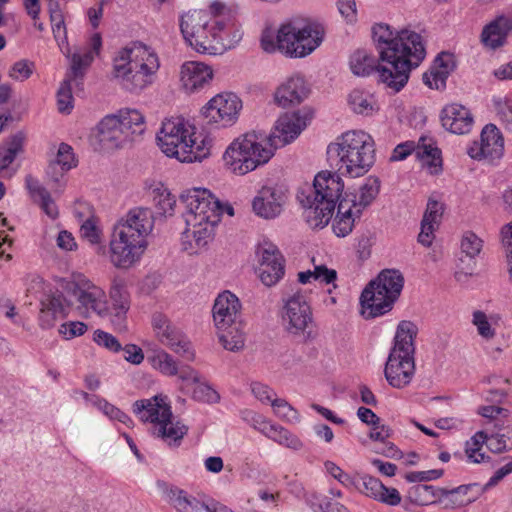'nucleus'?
I'll return each mask as SVG.
<instances>
[{"mask_svg":"<svg viewBox=\"0 0 512 512\" xmlns=\"http://www.w3.org/2000/svg\"><path fill=\"white\" fill-rule=\"evenodd\" d=\"M250 426L281 446L295 451L303 448V442L299 437L259 413Z\"/></svg>","mask_w":512,"mask_h":512,"instance_id":"27","label":"nucleus"},{"mask_svg":"<svg viewBox=\"0 0 512 512\" xmlns=\"http://www.w3.org/2000/svg\"><path fill=\"white\" fill-rule=\"evenodd\" d=\"M360 480L362 487L356 484L355 488L367 497L389 506H397L400 504L402 498L396 488L386 487L379 479L370 475H362Z\"/></svg>","mask_w":512,"mask_h":512,"instance_id":"35","label":"nucleus"},{"mask_svg":"<svg viewBox=\"0 0 512 512\" xmlns=\"http://www.w3.org/2000/svg\"><path fill=\"white\" fill-rule=\"evenodd\" d=\"M404 286L402 273L385 269L364 288L361 297V314L364 318H376L392 310Z\"/></svg>","mask_w":512,"mask_h":512,"instance_id":"14","label":"nucleus"},{"mask_svg":"<svg viewBox=\"0 0 512 512\" xmlns=\"http://www.w3.org/2000/svg\"><path fill=\"white\" fill-rule=\"evenodd\" d=\"M52 31L55 39L58 42H66L67 32L64 22V16L62 13H58L56 10L52 11V17H50Z\"/></svg>","mask_w":512,"mask_h":512,"instance_id":"64","label":"nucleus"},{"mask_svg":"<svg viewBox=\"0 0 512 512\" xmlns=\"http://www.w3.org/2000/svg\"><path fill=\"white\" fill-rule=\"evenodd\" d=\"M380 192V181L375 176H369L365 178L363 183L355 189L353 192L345 193L342 198L344 201H348L349 205L357 210L360 214H363L377 198Z\"/></svg>","mask_w":512,"mask_h":512,"instance_id":"36","label":"nucleus"},{"mask_svg":"<svg viewBox=\"0 0 512 512\" xmlns=\"http://www.w3.org/2000/svg\"><path fill=\"white\" fill-rule=\"evenodd\" d=\"M310 119V114L304 110L282 114L275 122L271 132L267 133L271 143L276 145V151L298 138L307 127Z\"/></svg>","mask_w":512,"mask_h":512,"instance_id":"21","label":"nucleus"},{"mask_svg":"<svg viewBox=\"0 0 512 512\" xmlns=\"http://www.w3.org/2000/svg\"><path fill=\"white\" fill-rule=\"evenodd\" d=\"M212 316L224 349L232 352L241 350L245 345V333L239 298L228 290L219 293L214 301Z\"/></svg>","mask_w":512,"mask_h":512,"instance_id":"13","label":"nucleus"},{"mask_svg":"<svg viewBox=\"0 0 512 512\" xmlns=\"http://www.w3.org/2000/svg\"><path fill=\"white\" fill-rule=\"evenodd\" d=\"M251 392L260 402L271 406L272 402L278 398L271 387L261 382L251 383Z\"/></svg>","mask_w":512,"mask_h":512,"instance_id":"63","label":"nucleus"},{"mask_svg":"<svg viewBox=\"0 0 512 512\" xmlns=\"http://www.w3.org/2000/svg\"><path fill=\"white\" fill-rule=\"evenodd\" d=\"M440 120L445 130L457 135L469 133L474 125L470 111L458 103L446 105L440 113Z\"/></svg>","mask_w":512,"mask_h":512,"instance_id":"30","label":"nucleus"},{"mask_svg":"<svg viewBox=\"0 0 512 512\" xmlns=\"http://www.w3.org/2000/svg\"><path fill=\"white\" fill-rule=\"evenodd\" d=\"M163 494L177 512H209L210 500L196 497L179 487L162 484Z\"/></svg>","mask_w":512,"mask_h":512,"instance_id":"29","label":"nucleus"},{"mask_svg":"<svg viewBox=\"0 0 512 512\" xmlns=\"http://www.w3.org/2000/svg\"><path fill=\"white\" fill-rule=\"evenodd\" d=\"M309 87L300 74L287 77L276 89L274 100L277 105L287 108L298 105L309 95Z\"/></svg>","mask_w":512,"mask_h":512,"instance_id":"28","label":"nucleus"},{"mask_svg":"<svg viewBox=\"0 0 512 512\" xmlns=\"http://www.w3.org/2000/svg\"><path fill=\"white\" fill-rule=\"evenodd\" d=\"M258 256V274L261 282L271 287L276 285L284 276V259L275 244L263 240L257 248Z\"/></svg>","mask_w":512,"mask_h":512,"instance_id":"22","label":"nucleus"},{"mask_svg":"<svg viewBox=\"0 0 512 512\" xmlns=\"http://www.w3.org/2000/svg\"><path fill=\"white\" fill-rule=\"evenodd\" d=\"M509 387L508 375L489 374L482 380V395L491 404H482V444L494 453L512 447V426L508 424V411L501 407Z\"/></svg>","mask_w":512,"mask_h":512,"instance_id":"7","label":"nucleus"},{"mask_svg":"<svg viewBox=\"0 0 512 512\" xmlns=\"http://www.w3.org/2000/svg\"><path fill=\"white\" fill-rule=\"evenodd\" d=\"M477 484L461 485L454 489L439 488L438 504L445 509H457L473 502L477 495L472 490Z\"/></svg>","mask_w":512,"mask_h":512,"instance_id":"40","label":"nucleus"},{"mask_svg":"<svg viewBox=\"0 0 512 512\" xmlns=\"http://www.w3.org/2000/svg\"><path fill=\"white\" fill-rule=\"evenodd\" d=\"M287 199L285 188L278 185L263 186L252 200V210L260 218L275 219L281 215Z\"/></svg>","mask_w":512,"mask_h":512,"instance_id":"24","label":"nucleus"},{"mask_svg":"<svg viewBox=\"0 0 512 512\" xmlns=\"http://www.w3.org/2000/svg\"><path fill=\"white\" fill-rule=\"evenodd\" d=\"M26 136L19 131L8 137L0 146V172L7 170L17 155L23 152Z\"/></svg>","mask_w":512,"mask_h":512,"instance_id":"46","label":"nucleus"},{"mask_svg":"<svg viewBox=\"0 0 512 512\" xmlns=\"http://www.w3.org/2000/svg\"><path fill=\"white\" fill-rule=\"evenodd\" d=\"M192 397L196 401L207 404H215L220 400L219 393L203 378L196 384Z\"/></svg>","mask_w":512,"mask_h":512,"instance_id":"55","label":"nucleus"},{"mask_svg":"<svg viewBox=\"0 0 512 512\" xmlns=\"http://www.w3.org/2000/svg\"><path fill=\"white\" fill-rule=\"evenodd\" d=\"M107 296L106 318L115 329L123 331L127 327V315L131 306V297L125 282L122 279H113Z\"/></svg>","mask_w":512,"mask_h":512,"instance_id":"25","label":"nucleus"},{"mask_svg":"<svg viewBox=\"0 0 512 512\" xmlns=\"http://www.w3.org/2000/svg\"><path fill=\"white\" fill-rule=\"evenodd\" d=\"M444 213V204L437 200L434 196L429 197L426 210L424 212V220L430 221L436 225H440Z\"/></svg>","mask_w":512,"mask_h":512,"instance_id":"60","label":"nucleus"},{"mask_svg":"<svg viewBox=\"0 0 512 512\" xmlns=\"http://www.w3.org/2000/svg\"><path fill=\"white\" fill-rule=\"evenodd\" d=\"M327 160L340 175L359 178L367 174L376 161L373 137L364 130H348L328 144Z\"/></svg>","mask_w":512,"mask_h":512,"instance_id":"9","label":"nucleus"},{"mask_svg":"<svg viewBox=\"0 0 512 512\" xmlns=\"http://www.w3.org/2000/svg\"><path fill=\"white\" fill-rule=\"evenodd\" d=\"M88 330V325L82 321H66L58 327V334L64 340H72L84 335Z\"/></svg>","mask_w":512,"mask_h":512,"instance_id":"58","label":"nucleus"},{"mask_svg":"<svg viewBox=\"0 0 512 512\" xmlns=\"http://www.w3.org/2000/svg\"><path fill=\"white\" fill-rule=\"evenodd\" d=\"M180 200L185 206L186 224L181 235V246L190 255L198 254L213 239L224 207L208 189L201 187L184 190Z\"/></svg>","mask_w":512,"mask_h":512,"instance_id":"4","label":"nucleus"},{"mask_svg":"<svg viewBox=\"0 0 512 512\" xmlns=\"http://www.w3.org/2000/svg\"><path fill=\"white\" fill-rule=\"evenodd\" d=\"M504 138L493 124L482 128V164L495 166L504 156Z\"/></svg>","mask_w":512,"mask_h":512,"instance_id":"33","label":"nucleus"},{"mask_svg":"<svg viewBox=\"0 0 512 512\" xmlns=\"http://www.w3.org/2000/svg\"><path fill=\"white\" fill-rule=\"evenodd\" d=\"M93 340L97 345L111 352H119L122 349L120 342L115 336L100 329L94 332Z\"/></svg>","mask_w":512,"mask_h":512,"instance_id":"61","label":"nucleus"},{"mask_svg":"<svg viewBox=\"0 0 512 512\" xmlns=\"http://www.w3.org/2000/svg\"><path fill=\"white\" fill-rule=\"evenodd\" d=\"M242 110V99L236 93L223 91L207 101L201 114L210 126L227 129L238 122Z\"/></svg>","mask_w":512,"mask_h":512,"instance_id":"18","label":"nucleus"},{"mask_svg":"<svg viewBox=\"0 0 512 512\" xmlns=\"http://www.w3.org/2000/svg\"><path fill=\"white\" fill-rule=\"evenodd\" d=\"M147 360L158 372L165 376H176L178 374V362L161 347H155L148 351Z\"/></svg>","mask_w":512,"mask_h":512,"instance_id":"47","label":"nucleus"},{"mask_svg":"<svg viewBox=\"0 0 512 512\" xmlns=\"http://www.w3.org/2000/svg\"><path fill=\"white\" fill-rule=\"evenodd\" d=\"M115 116L121 123L122 129L127 134L130 142H133L145 131V117L137 109H121Z\"/></svg>","mask_w":512,"mask_h":512,"instance_id":"44","label":"nucleus"},{"mask_svg":"<svg viewBox=\"0 0 512 512\" xmlns=\"http://www.w3.org/2000/svg\"><path fill=\"white\" fill-rule=\"evenodd\" d=\"M275 154L276 145L271 143L265 131L250 130L227 145L221 160L229 173L245 176L267 165Z\"/></svg>","mask_w":512,"mask_h":512,"instance_id":"10","label":"nucleus"},{"mask_svg":"<svg viewBox=\"0 0 512 512\" xmlns=\"http://www.w3.org/2000/svg\"><path fill=\"white\" fill-rule=\"evenodd\" d=\"M511 31L512 15L499 16L482 30V42L492 49L501 47Z\"/></svg>","mask_w":512,"mask_h":512,"instance_id":"38","label":"nucleus"},{"mask_svg":"<svg viewBox=\"0 0 512 512\" xmlns=\"http://www.w3.org/2000/svg\"><path fill=\"white\" fill-rule=\"evenodd\" d=\"M311 262L313 266L312 269L299 272L297 275L298 281L301 284H308L315 281L320 284L332 285L335 289L337 287V271L328 268L327 265L317 257H312Z\"/></svg>","mask_w":512,"mask_h":512,"instance_id":"42","label":"nucleus"},{"mask_svg":"<svg viewBox=\"0 0 512 512\" xmlns=\"http://www.w3.org/2000/svg\"><path fill=\"white\" fill-rule=\"evenodd\" d=\"M80 234L83 239L92 245L100 244L102 239V229L98 220L91 216L88 217L80 227Z\"/></svg>","mask_w":512,"mask_h":512,"instance_id":"56","label":"nucleus"},{"mask_svg":"<svg viewBox=\"0 0 512 512\" xmlns=\"http://www.w3.org/2000/svg\"><path fill=\"white\" fill-rule=\"evenodd\" d=\"M274 414L283 421L290 424L298 423L300 415L285 399L277 398L272 402Z\"/></svg>","mask_w":512,"mask_h":512,"instance_id":"54","label":"nucleus"},{"mask_svg":"<svg viewBox=\"0 0 512 512\" xmlns=\"http://www.w3.org/2000/svg\"><path fill=\"white\" fill-rule=\"evenodd\" d=\"M160 69L161 60L156 49L134 41L114 54L111 78L123 90L140 94L157 82Z\"/></svg>","mask_w":512,"mask_h":512,"instance_id":"5","label":"nucleus"},{"mask_svg":"<svg viewBox=\"0 0 512 512\" xmlns=\"http://www.w3.org/2000/svg\"><path fill=\"white\" fill-rule=\"evenodd\" d=\"M480 255V237L473 231L463 232L460 241L455 279L462 286L469 287L472 280L477 279L478 257Z\"/></svg>","mask_w":512,"mask_h":512,"instance_id":"20","label":"nucleus"},{"mask_svg":"<svg viewBox=\"0 0 512 512\" xmlns=\"http://www.w3.org/2000/svg\"><path fill=\"white\" fill-rule=\"evenodd\" d=\"M132 411L141 422L151 425L154 436L169 444L178 443L187 433V427L174 418L170 399L165 394L135 401Z\"/></svg>","mask_w":512,"mask_h":512,"instance_id":"12","label":"nucleus"},{"mask_svg":"<svg viewBox=\"0 0 512 512\" xmlns=\"http://www.w3.org/2000/svg\"><path fill=\"white\" fill-rule=\"evenodd\" d=\"M97 138L105 149L122 148L131 143L124 133L121 123L115 114L105 116L97 126Z\"/></svg>","mask_w":512,"mask_h":512,"instance_id":"32","label":"nucleus"},{"mask_svg":"<svg viewBox=\"0 0 512 512\" xmlns=\"http://www.w3.org/2000/svg\"><path fill=\"white\" fill-rule=\"evenodd\" d=\"M156 140L167 157L188 164L207 159L213 147L209 133L198 129L193 122L181 116L164 119Z\"/></svg>","mask_w":512,"mask_h":512,"instance_id":"6","label":"nucleus"},{"mask_svg":"<svg viewBox=\"0 0 512 512\" xmlns=\"http://www.w3.org/2000/svg\"><path fill=\"white\" fill-rule=\"evenodd\" d=\"M25 184L31 198L40 205L43 212L51 219H56L58 208L49 192L32 176L26 177Z\"/></svg>","mask_w":512,"mask_h":512,"instance_id":"45","label":"nucleus"},{"mask_svg":"<svg viewBox=\"0 0 512 512\" xmlns=\"http://www.w3.org/2000/svg\"><path fill=\"white\" fill-rule=\"evenodd\" d=\"M56 161L64 171L75 167L76 159L72 147L66 143H61L58 148Z\"/></svg>","mask_w":512,"mask_h":512,"instance_id":"62","label":"nucleus"},{"mask_svg":"<svg viewBox=\"0 0 512 512\" xmlns=\"http://www.w3.org/2000/svg\"><path fill=\"white\" fill-rule=\"evenodd\" d=\"M303 202V217L308 226L312 229H321L331 220L335 207L329 204L318 203L317 200L307 196Z\"/></svg>","mask_w":512,"mask_h":512,"instance_id":"39","label":"nucleus"},{"mask_svg":"<svg viewBox=\"0 0 512 512\" xmlns=\"http://www.w3.org/2000/svg\"><path fill=\"white\" fill-rule=\"evenodd\" d=\"M494 111L500 116V118L512 124V93L505 96H497L492 100Z\"/></svg>","mask_w":512,"mask_h":512,"instance_id":"59","label":"nucleus"},{"mask_svg":"<svg viewBox=\"0 0 512 512\" xmlns=\"http://www.w3.org/2000/svg\"><path fill=\"white\" fill-rule=\"evenodd\" d=\"M349 109L361 116H372L379 110L376 96L369 90L354 88L347 95Z\"/></svg>","mask_w":512,"mask_h":512,"instance_id":"41","label":"nucleus"},{"mask_svg":"<svg viewBox=\"0 0 512 512\" xmlns=\"http://www.w3.org/2000/svg\"><path fill=\"white\" fill-rule=\"evenodd\" d=\"M324 471L326 474L333 477L337 480L341 485L346 488L356 487V480L350 474L345 472L340 466H338L335 462L327 460L324 462Z\"/></svg>","mask_w":512,"mask_h":512,"instance_id":"57","label":"nucleus"},{"mask_svg":"<svg viewBox=\"0 0 512 512\" xmlns=\"http://www.w3.org/2000/svg\"><path fill=\"white\" fill-rule=\"evenodd\" d=\"M154 216L149 208L133 207L113 225L108 244L110 264L119 270L138 265L149 246Z\"/></svg>","mask_w":512,"mask_h":512,"instance_id":"3","label":"nucleus"},{"mask_svg":"<svg viewBox=\"0 0 512 512\" xmlns=\"http://www.w3.org/2000/svg\"><path fill=\"white\" fill-rule=\"evenodd\" d=\"M454 68V56L442 52L435 58L430 69L423 74V82L430 89L442 90L446 87V81Z\"/></svg>","mask_w":512,"mask_h":512,"instance_id":"34","label":"nucleus"},{"mask_svg":"<svg viewBox=\"0 0 512 512\" xmlns=\"http://www.w3.org/2000/svg\"><path fill=\"white\" fill-rule=\"evenodd\" d=\"M324 26L307 19H292L282 23L277 31L262 32L260 45L267 53L279 52L297 59L312 54L324 41Z\"/></svg>","mask_w":512,"mask_h":512,"instance_id":"8","label":"nucleus"},{"mask_svg":"<svg viewBox=\"0 0 512 512\" xmlns=\"http://www.w3.org/2000/svg\"><path fill=\"white\" fill-rule=\"evenodd\" d=\"M281 320L288 334L305 341L314 337L313 312L304 292L297 291L287 297L282 308Z\"/></svg>","mask_w":512,"mask_h":512,"instance_id":"16","label":"nucleus"},{"mask_svg":"<svg viewBox=\"0 0 512 512\" xmlns=\"http://www.w3.org/2000/svg\"><path fill=\"white\" fill-rule=\"evenodd\" d=\"M362 214L349 205L348 201L341 199L338 203L336 216L332 222V230L337 237H346L360 220Z\"/></svg>","mask_w":512,"mask_h":512,"instance_id":"43","label":"nucleus"},{"mask_svg":"<svg viewBox=\"0 0 512 512\" xmlns=\"http://www.w3.org/2000/svg\"><path fill=\"white\" fill-rule=\"evenodd\" d=\"M439 487L426 484H418L408 491V498L412 503L420 506L438 504Z\"/></svg>","mask_w":512,"mask_h":512,"instance_id":"51","label":"nucleus"},{"mask_svg":"<svg viewBox=\"0 0 512 512\" xmlns=\"http://www.w3.org/2000/svg\"><path fill=\"white\" fill-rule=\"evenodd\" d=\"M372 36L380 60L389 65L377 69L379 80L397 93L407 84L411 70L426 56L422 36L413 30H395L383 23L373 26Z\"/></svg>","mask_w":512,"mask_h":512,"instance_id":"1","label":"nucleus"},{"mask_svg":"<svg viewBox=\"0 0 512 512\" xmlns=\"http://www.w3.org/2000/svg\"><path fill=\"white\" fill-rule=\"evenodd\" d=\"M505 324L497 313H482V349L488 353L501 352L505 343Z\"/></svg>","mask_w":512,"mask_h":512,"instance_id":"31","label":"nucleus"},{"mask_svg":"<svg viewBox=\"0 0 512 512\" xmlns=\"http://www.w3.org/2000/svg\"><path fill=\"white\" fill-rule=\"evenodd\" d=\"M214 71L211 66L200 61H185L179 68L178 87L186 94H197L212 82Z\"/></svg>","mask_w":512,"mask_h":512,"instance_id":"23","label":"nucleus"},{"mask_svg":"<svg viewBox=\"0 0 512 512\" xmlns=\"http://www.w3.org/2000/svg\"><path fill=\"white\" fill-rule=\"evenodd\" d=\"M151 327L157 342L187 361H194L196 354L185 332L165 314L154 313Z\"/></svg>","mask_w":512,"mask_h":512,"instance_id":"19","label":"nucleus"},{"mask_svg":"<svg viewBox=\"0 0 512 512\" xmlns=\"http://www.w3.org/2000/svg\"><path fill=\"white\" fill-rule=\"evenodd\" d=\"M349 67L354 75L366 77L377 68V60L371 52L359 49L350 56Z\"/></svg>","mask_w":512,"mask_h":512,"instance_id":"48","label":"nucleus"},{"mask_svg":"<svg viewBox=\"0 0 512 512\" xmlns=\"http://www.w3.org/2000/svg\"><path fill=\"white\" fill-rule=\"evenodd\" d=\"M102 47V39L99 33H94L88 42V47L83 52H75L71 58V73L65 79L57 92V105L61 113L69 114L73 109V96L71 82L84 75L85 70L99 54Z\"/></svg>","mask_w":512,"mask_h":512,"instance_id":"17","label":"nucleus"},{"mask_svg":"<svg viewBox=\"0 0 512 512\" xmlns=\"http://www.w3.org/2000/svg\"><path fill=\"white\" fill-rule=\"evenodd\" d=\"M63 291L76 302V310L83 318H106L108 296L103 287L80 272H74L61 281Z\"/></svg>","mask_w":512,"mask_h":512,"instance_id":"15","label":"nucleus"},{"mask_svg":"<svg viewBox=\"0 0 512 512\" xmlns=\"http://www.w3.org/2000/svg\"><path fill=\"white\" fill-rule=\"evenodd\" d=\"M68 312L69 306L65 304L61 294L47 295L40 303L39 325L43 329H50L55 326L59 318L66 317Z\"/></svg>","mask_w":512,"mask_h":512,"instance_id":"37","label":"nucleus"},{"mask_svg":"<svg viewBox=\"0 0 512 512\" xmlns=\"http://www.w3.org/2000/svg\"><path fill=\"white\" fill-rule=\"evenodd\" d=\"M34 71V62L28 59H21L11 65L8 70V76L14 81L24 82L32 76Z\"/></svg>","mask_w":512,"mask_h":512,"instance_id":"53","label":"nucleus"},{"mask_svg":"<svg viewBox=\"0 0 512 512\" xmlns=\"http://www.w3.org/2000/svg\"><path fill=\"white\" fill-rule=\"evenodd\" d=\"M179 25L185 43L200 54H221L243 36L230 9L219 1L212 2L208 9L184 13Z\"/></svg>","mask_w":512,"mask_h":512,"instance_id":"2","label":"nucleus"},{"mask_svg":"<svg viewBox=\"0 0 512 512\" xmlns=\"http://www.w3.org/2000/svg\"><path fill=\"white\" fill-rule=\"evenodd\" d=\"M418 333L415 323L401 321L395 332L394 344L386 361L384 375L393 388L408 386L415 374V344Z\"/></svg>","mask_w":512,"mask_h":512,"instance_id":"11","label":"nucleus"},{"mask_svg":"<svg viewBox=\"0 0 512 512\" xmlns=\"http://www.w3.org/2000/svg\"><path fill=\"white\" fill-rule=\"evenodd\" d=\"M417 156L421 158L423 167L427 169L431 175H438L442 172L441 151L437 147L424 146L418 148Z\"/></svg>","mask_w":512,"mask_h":512,"instance_id":"52","label":"nucleus"},{"mask_svg":"<svg viewBox=\"0 0 512 512\" xmlns=\"http://www.w3.org/2000/svg\"><path fill=\"white\" fill-rule=\"evenodd\" d=\"M93 407L105 415L114 425L123 424L131 428L134 424L130 416L102 397L93 399Z\"/></svg>","mask_w":512,"mask_h":512,"instance_id":"50","label":"nucleus"},{"mask_svg":"<svg viewBox=\"0 0 512 512\" xmlns=\"http://www.w3.org/2000/svg\"><path fill=\"white\" fill-rule=\"evenodd\" d=\"M343 175L339 172L321 171L313 182L314 193L311 199L317 200L319 203L329 204L336 207L344 190Z\"/></svg>","mask_w":512,"mask_h":512,"instance_id":"26","label":"nucleus"},{"mask_svg":"<svg viewBox=\"0 0 512 512\" xmlns=\"http://www.w3.org/2000/svg\"><path fill=\"white\" fill-rule=\"evenodd\" d=\"M153 204L162 215H172L175 209L176 200L169 189L162 183L152 186L150 191Z\"/></svg>","mask_w":512,"mask_h":512,"instance_id":"49","label":"nucleus"}]
</instances>
